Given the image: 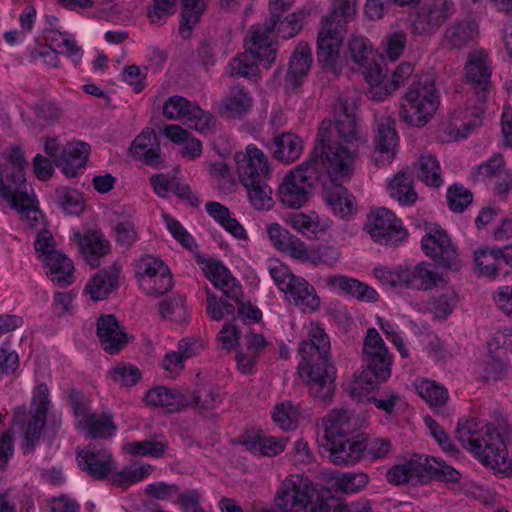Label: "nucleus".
Here are the masks:
<instances>
[{"label":"nucleus","mask_w":512,"mask_h":512,"mask_svg":"<svg viewBox=\"0 0 512 512\" xmlns=\"http://www.w3.org/2000/svg\"><path fill=\"white\" fill-rule=\"evenodd\" d=\"M473 195L470 190L459 184H453L448 188L447 201L453 212H463L472 202Z\"/></svg>","instance_id":"nucleus-64"},{"label":"nucleus","mask_w":512,"mask_h":512,"mask_svg":"<svg viewBox=\"0 0 512 512\" xmlns=\"http://www.w3.org/2000/svg\"><path fill=\"white\" fill-rule=\"evenodd\" d=\"M369 483V476L366 473H342L335 478V486L346 494H353L362 491Z\"/></svg>","instance_id":"nucleus-60"},{"label":"nucleus","mask_w":512,"mask_h":512,"mask_svg":"<svg viewBox=\"0 0 512 512\" xmlns=\"http://www.w3.org/2000/svg\"><path fill=\"white\" fill-rule=\"evenodd\" d=\"M120 268L114 264L92 277L85 287V292L93 301L104 299L116 286Z\"/></svg>","instance_id":"nucleus-40"},{"label":"nucleus","mask_w":512,"mask_h":512,"mask_svg":"<svg viewBox=\"0 0 512 512\" xmlns=\"http://www.w3.org/2000/svg\"><path fill=\"white\" fill-rule=\"evenodd\" d=\"M311 9L303 7L300 10L291 13L283 21H278L277 33L283 39H290L298 34L302 29L303 20L310 15Z\"/></svg>","instance_id":"nucleus-57"},{"label":"nucleus","mask_w":512,"mask_h":512,"mask_svg":"<svg viewBox=\"0 0 512 512\" xmlns=\"http://www.w3.org/2000/svg\"><path fill=\"white\" fill-rule=\"evenodd\" d=\"M283 292L303 312H313L320 305L315 289L303 277L292 278L288 289H284Z\"/></svg>","instance_id":"nucleus-33"},{"label":"nucleus","mask_w":512,"mask_h":512,"mask_svg":"<svg viewBox=\"0 0 512 512\" xmlns=\"http://www.w3.org/2000/svg\"><path fill=\"white\" fill-rule=\"evenodd\" d=\"M243 186L247 190L249 201L254 209L270 210L273 207L272 188L266 184L265 180Z\"/></svg>","instance_id":"nucleus-53"},{"label":"nucleus","mask_w":512,"mask_h":512,"mask_svg":"<svg viewBox=\"0 0 512 512\" xmlns=\"http://www.w3.org/2000/svg\"><path fill=\"white\" fill-rule=\"evenodd\" d=\"M364 79L370 85L368 95L375 101H383L395 90L391 89L390 82L382 84L384 73L380 66H373L365 72Z\"/></svg>","instance_id":"nucleus-52"},{"label":"nucleus","mask_w":512,"mask_h":512,"mask_svg":"<svg viewBox=\"0 0 512 512\" xmlns=\"http://www.w3.org/2000/svg\"><path fill=\"white\" fill-rule=\"evenodd\" d=\"M101 347L110 354L118 353L127 344V335L114 315H103L97 321Z\"/></svg>","instance_id":"nucleus-26"},{"label":"nucleus","mask_w":512,"mask_h":512,"mask_svg":"<svg viewBox=\"0 0 512 512\" xmlns=\"http://www.w3.org/2000/svg\"><path fill=\"white\" fill-rule=\"evenodd\" d=\"M163 134L173 143L182 144L181 156L189 161L202 155V143L193 137L189 131L177 124L164 126Z\"/></svg>","instance_id":"nucleus-37"},{"label":"nucleus","mask_w":512,"mask_h":512,"mask_svg":"<svg viewBox=\"0 0 512 512\" xmlns=\"http://www.w3.org/2000/svg\"><path fill=\"white\" fill-rule=\"evenodd\" d=\"M413 183V178L409 172H398L389 183L390 196L401 205H413L417 200Z\"/></svg>","instance_id":"nucleus-46"},{"label":"nucleus","mask_w":512,"mask_h":512,"mask_svg":"<svg viewBox=\"0 0 512 512\" xmlns=\"http://www.w3.org/2000/svg\"><path fill=\"white\" fill-rule=\"evenodd\" d=\"M398 142L395 121L390 117L377 119L373 153V161L377 166H386L392 162L396 155Z\"/></svg>","instance_id":"nucleus-19"},{"label":"nucleus","mask_w":512,"mask_h":512,"mask_svg":"<svg viewBox=\"0 0 512 512\" xmlns=\"http://www.w3.org/2000/svg\"><path fill=\"white\" fill-rule=\"evenodd\" d=\"M398 280L408 289L429 291L438 286L442 277L432 264L421 262L411 268L399 269Z\"/></svg>","instance_id":"nucleus-23"},{"label":"nucleus","mask_w":512,"mask_h":512,"mask_svg":"<svg viewBox=\"0 0 512 512\" xmlns=\"http://www.w3.org/2000/svg\"><path fill=\"white\" fill-rule=\"evenodd\" d=\"M68 401L78 430L85 432L91 439H109L114 436L117 426L111 414L91 412L87 399L77 390L69 393Z\"/></svg>","instance_id":"nucleus-9"},{"label":"nucleus","mask_w":512,"mask_h":512,"mask_svg":"<svg viewBox=\"0 0 512 512\" xmlns=\"http://www.w3.org/2000/svg\"><path fill=\"white\" fill-rule=\"evenodd\" d=\"M482 116L481 107L457 109L445 131L454 140L464 139L482 124Z\"/></svg>","instance_id":"nucleus-27"},{"label":"nucleus","mask_w":512,"mask_h":512,"mask_svg":"<svg viewBox=\"0 0 512 512\" xmlns=\"http://www.w3.org/2000/svg\"><path fill=\"white\" fill-rule=\"evenodd\" d=\"M358 155L359 149H355L352 143L349 147L331 143V131L325 125L319 127L308 160L322 172V179L327 175L332 181H344L351 178Z\"/></svg>","instance_id":"nucleus-3"},{"label":"nucleus","mask_w":512,"mask_h":512,"mask_svg":"<svg viewBox=\"0 0 512 512\" xmlns=\"http://www.w3.org/2000/svg\"><path fill=\"white\" fill-rule=\"evenodd\" d=\"M314 495V488L308 477L300 474L286 478L275 496V504L281 512L304 509Z\"/></svg>","instance_id":"nucleus-15"},{"label":"nucleus","mask_w":512,"mask_h":512,"mask_svg":"<svg viewBox=\"0 0 512 512\" xmlns=\"http://www.w3.org/2000/svg\"><path fill=\"white\" fill-rule=\"evenodd\" d=\"M336 120L323 121L320 127L327 125L331 131V143L349 147L351 143L355 149H359L366 143V136L357 124L352 103L347 99L339 98L334 105Z\"/></svg>","instance_id":"nucleus-11"},{"label":"nucleus","mask_w":512,"mask_h":512,"mask_svg":"<svg viewBox=\"0 0 512 512\" xmlns=\"http://www.w3.org/2000/svg\"><path fill=\"white\" fill-rule=\"evenodd\" d=\"M407 43V34L403 31H390L382 41L384 54L391 60H397L404 52Z\"/></svg>","instance_id":"nucleus-62"},{"label":"nucleus","mask_w":512,"mask_h":512,"mask_svg":"<svg viewBox=\"0 0 512 512\" xmlns=\"http://www.w3.org/2000/svg\"><path fill=\"white\" fill-rule=\"evenodd\" d=\"M343 34L328 18L321 21L317 37V59L322 68L337 75L341 70L340 47Z\"/></svg>","instance_id":"nucleus-14"},{"label":"nucleus","mask_w":512,"mask_h":512,"mask_svg":"<svg viewBox=\"0 0 512 512\" xmlns=\"http://www.w3.org/2000/svg\"><path fill=\"white\" fill-rule=\"evenodd\" d=\"M209 0H182L180 34L188 38L192 28L200 21Z\"/></svg>","instance_id":"nucleus-49"},{"label":"nucleus","mask_w":512,"mask_h":512,"mask_svg":"<svg viewBox=\"0 0 512 512\" xmlns=\"http://www.w3.org/2000/svg\"><path fill=\"white\" fill-rule=\"evenodd\" d=\"M348 60L352 69L365 75L373 66H379L373 57V48L369 39L364 36H353L348 42Z\"/></svg>","instance_id":"nucleus-34"},{"label":"nucleus","mask_w":512,"mask_h":512,"mask_svg":"<svg viewBox=\"0 0 512 512\" xmlns=\"http://www.w3.org/2000/svg\"><path fill=\"white\" fill-rule=\"evenodd\" d=\"M73 238L76 240L84 260L92 268L98 267L99 259L109 252V243L104 240L101 232L89 231L84 235L75 233Z\"/></svg>","instance_id":"nucleus-31"},{"label":"nucleus","mask_w":512,"mask_h":512,"mask_svg":"<svg viewBox=\"0 0 512 512\" xmlns=\"http://www.w3.org/2000/svg\"><path fill=\"white\" fill-rule=\"evenodd\" d=\"M77 461L83 471L97 480L105 479L115 469L111 452L97 445L78 447Z\"/></svg>","instance_id":"nucleus-20"},{"label":"nucleus","mask_w":512,"mask_h":512,"mask_svg":"<svg viewBox=\"0 0 512 512\" xmlns=\"http://www.w3.org/2000/svg\"><path fill=\"white\" fill-rule=\"evenodd\" d=\"M312 64V54L309 45L300 42L292 53L288 70L284 78L286 92H294L306 79Z\"/></svg>","instance_id":"nucleus-22"},{"label":"nucleus","mask_w":512,"mask_h":512,"mask_svg":"<svg viewBox=\"0 0 512 512\" xmlns=\"http://www.w3.org/2000/svg\"><path fill=\"white\" fill-rule=\"evenodd\" d=\"M365 230L374 242L388 246H398L408 235L401 219L384 207L370 212Z\"/></svg>","instance_id":"nucleus-12"},{"label":"nucleus","mask_w":512,"mask_h":512,"mask_svg":"<svg viewBox=\"0 0 512 512\" xmlns=\"http://www.w3.org/2000/svg\"><path fill=\"white\" fill-rule=\"evenodd\" d=\"M88 155V144L84 142H70L61 149V156L57 157L56 166L67 177H73L79 169L85 166Z\"/></svg>","instance_id":"nucleus-32"},{"label":"nucleus","mask_w":512,"mask_h":512,"mask_svg":"<svg viewBox=\"0 0 512 512\" xmlns=\"http://www.w3.org/2000/svg\"><path fill=\"white\" fill-rule=\"evenodd\" d=\"M413 386L417 394L433 409L442 408L449 399L448 390L436 381L417 378Z\"/></svg>","instance_id":"nucleus-44"},{"label":"nucleus","mask_w":512,"mask_h":512,"mask_svg":"<svg viewBox=\"0 0 512 512\" xmlns=\"http://www.w3.org/2000/svg\"><path fill=\"white\" fill-rule=\"evenodd\" d=\"M260 28H250V45L246 51L232 58L226 67V74L230 77H244L255 79L259 76L260 70L258 61L272 63L276 57V48L273 40L267 34L261 35Z\"/></svg>","instance_id":"nucleus-7"},{"label":"nucleus","mask_w":512,"mask_h":512,"mask_svg":"<svg viewBox=\"0 0 512 512\" xmlns=\"http://www.w3.org/2000/svg\"><path fill=\"white\" fill-rule=\"evenodd\" d=\"M1 156L7 162V165L3 166L6 186L12 191L26 188L24 169L27 166V161L22 148L13 145L5 149Z\"/></svg>","instance_id":"nucleus-25"},{"label":"nucleus","mask_w":512,"mask_h":512,"mask_svg":"<svg viewBox=\"0 0 512 512\" xmlns=\"http://www.w3.org/2000/svg\"><path fill=\"white\" fill-rule=\"evenodd\" d=\"M455 436L461 446L473 453L483 464H504V441L494 425L477 418L460 419Z\"/></svg>","instance_id":"nucleus-2"},{"label":"nucleus","mask_w":512,"mask_h":512,"mask_svg":"<svg viewBox=\"0 0 512 512\" xmlns=\"http://www.w3.org/2000/svg\"><path fill=\"white\" fill-rule=\"evenodd\" d=\"M359 426V420L346 409H333L323 419L320 429L323 442L352 436Z\"/></svg>","instance_id":"nucleus-21"},{"label":"nucleus","mask_w":512,"mask_h":512,"mask_svg":"<svg viewBox=\"0 0 512 512\" xmlns=\"http://www.w3.org/2000/svg\"><path fill=\"white\" fill-rule=\"evenodd\" d=\"M173 285L172 275L170 269L167 267H161L155 276L147 278L142 281L140 288L148 295L161 296L167 293Z\"/></svg>","instance_id":"nucleus-55"},{"label":"nucleus","mask_w":512,"mask_h":512,"mask_svg":"<svg viewBox=\"0 0 512 512\" xmlns=\"http://www.w3.org/2000/svg\"><path fill=\"white\" fill-rule=\"evenodd\" d=\"M480 367L483 373L482 376L487 381H498L506 376L508 372V362L492 352L487 354Z\"/></svg>","instance_id":"nucleus-58"},{"label":"nucleus","mask_w":512,"mask_h":512,"mask_svg":"<svg viewBox=\"0 0 512 512\" xmlns=\"http://www.w3.org/2000/svg\"><path fill=\"white\" fill-rule=\"evenodd\" d=\"M299 416V407L294 405L291 401L277 404L272 413L273 421L282 430H292L296 428Z\"/></svg>","instance_id":"nucleus-54"},{"label":"nucleus","mask_w":512,"mask_h":512,"mask_svg":"<svg viewBox=\"0 0 512 512\" xmlns=\"http://www.w3.org/2000/svg\"><path fill=\"white\" fill-rule=\"evenodd\" d=\"M361 359L370 376L369 382L382 383L391 377L393 356L375 328L366 331Z\"/></svg>","instance_id":"nucleus-10"},{"label":"nucleus","mask_w":512,"mask_h":512,"mask_svg":"<svg viewBox=\"0 0 512 512\" xmlns=\"http://www.w3.org/2000/svg\"><path fill=\"white\" fill-rule=\"evenodd\" d=\"M490 77L491 67L487 54L483 51L470 53L465 65L466 82L485 93L490 85ZM480 97H484V94Z\"/></svg>","instance_id":"nucleus-29"},{"label":"nucleus","mask_w":512,"mask_h":512,"mask_svg":"<svg viewBox=\"0 0 512 512\" xmlns=\"http://www.w3.org/2000/svg\"><path fill=\"white\" fill-rule=\"evenodd\" d=\"M168 448V441L163 437H153L144 441H135L123 446V450L134 456H151L161 458Z\"/></svg>","instance_id":"nucleus-50"},{"label":"nucleus","mask_w":512,"mask_h":512,"mask_svg":"<svg viewBox=\"0 0 512 512\" xmlns=\"http://www.w3.org/2000/svg\"><path fill=\"white\" fill-rule=\"evenodd\" d=\"M47 275L61 287H67L74 281L72 260L61 251L54 252L42 261Z\"/></svg>","instance_id":"nucleus-35"},{"label":"nucleus","mask_w":512,"mask_h":512,"mask_svg":"<svg viewBox=\"0 0 512 512\" xmlns=\"http://www.w3.org/2000/svg\"><path fill=\"white\" fill-rule=\"evenodd\" d=\"M287 223L303 235H316L324 231L328 225L320 220L316 214L307 215L301 212L292 213L287 218Z\"/></svg>","instance_id":"nucleus-51"},{"label":"nucleus","mask_w":512,"mask_h":512,"mask_svg":"<svg viewBox=\"0 0 512 512\" xmlns=\"http://www.w3.org/2000/svg\"><path fill=\"white\" fill-rule=\"evenodd\" d=\"M416 177L427 186L439 188L444 183L442 170L437 158L430 153L421 154L414 164Z\"/></svg>","instance_id":"nucleus-42"},{"label":"nucleus","mask_w":512,"mask_h":512,"mask_svg":"<svg viewBox=\"0 0 512 512\" xmlns=\"http://www.w3.org/2000/svg\"><path fill=\"white\" fill-rule=\"evenodd\" d=\"M162 112L166 119L183 121L190 129L200 133L210 130L215 122L210 112L178 95L171 96L164 102Z\"/></svg>","instance_id":"nucleus-13"},{"label":"nucleus","mask_w":512,"mask_h":512,"mask_svg":"<svg viewBox=\"0 0 512 512\" xmlns=\"http://www.w3.org/2000/svg\"><path fill=\"white\" fill-rule=\"evenodd\" d=\"M57 202L68 214L78 215L84 209V201L81 193L76 189L60 188L56 191Z\"/></svg>","instance_id":"nucleus-61"},{"label":"nucleus","mask_w":512,"mask_h":512,"mask_svg":"<svg viewBox=\"0 0 512 512\" xmlns=\"http://www.w3.org/2000/svg\"><path fill=\"white\" fill-rule=\"evenodd\" d=\"M438 31V27L425 4L418 7L412 19V32L415 35L427 36Z\"/></svg>","instance_id":"nucleus-63"},{"label":"nucleus","mask_w":512,"mask_h":512,"mask_svg":"<svg viewBox=\"0 0 512 512\" xmlns=\"http://www.w3.org/2000/svg\"><path fill=\"white\" fill-rule=\"evenodd\" d=\"M321 445L329 451V458L335 465H352L361 460V443L359 436L339 438L338 440L322 442Z\"/></svg>","instance_id":"nucleus-28"},{"label":"nucleus","mask_w":512,"mask_h":512,"mask_svg":"<svg viewBox=\"0 0 512 512\" xmlns=\"http://www.w3.org/2000/svg\"><path fill=\"white\" fill-rule=\"evenodd\" d=\"M222 396L219 388L210 383L197 385L191 399H186V405H194L198 410H212L220 405Z\"/></svg>","instance_id":"nucleus-48"},{"label":"nucleus","mask_w":512,"mask_h":512,"mask_svg":"<svg viewBox=\"0 0 512 512\" xmlns=\"http://www.w3.org/2000/svg\"><path fill=\"white\" fill-rule=\"evenodd\" d=\"M253 99L242 86H233L228 96L222 100L220 112L226 118L241 117L250 111Z\"/></svg>","instance_id":"nucleus-41"},{"label":"nucleus","mask_w":512,"mask_h":512,"mask_svg":"<svg viewBox=\"0 0 512 512\" xmlns=\"http://www.w3.org/2000/svg\"><path fill=\"white\" fill-rule=\"evenodd\" d=\"M318 182H322V172L307 159L283 178L278 190L280 201L289 208H300L308 201Z\"/></svg>","instance_id":"nucleus-8"},{"label":"nucleus","mask_w":512,"mask_h":512,"mask_svg":"<svg viewBox=\"0 0 512 512\" xmlns=\"http://www.w3.org/2000/svg\"><path fill=\"white\" fill-rule=\"evenodd\" d=\"M43 38L46 45L55 53L64 54L78 64L82 57L81 48L70 35L60 32L54 28H46L43 31Z\"/></svg>","instance_id":"nucleus-39"},{"label":"nucleus","mask_w":512,"mask_h":512,"mask_svg":"<svg viewBox=\"0 0 512 512\" xmlns=\"http://www.w3.org/2000/svg\"><path fill=\"white\" fill-rule=\"evenodd\" d=\"M243 444L248 451L255 455L273 457L284 451L287 439L284 437L257 434L246 438Z\"/></svg>","instance_id":"nucleus-43"},{"label":"nucleus","mask_w":512,"mask_h":512,"mask_svg":"<svg viewBox=\"0 0 512 512\" xmlns=\"http://www.w3.org/2000/svg\"><path fill=\"white\" fill-rule=\"evenodd\" d=\"M50 405L49 389L46 384L37 385L32 392L31 411L17 406L13 412V423L21 430L24 454L32 453L40 443Z\"/></svg>","instance_id":"nucleus-6"},{"label":"nucleus","mask_w":512,"mask_h":512,"mask_svg":"<svg viewBox=\"0 0 512 512\" xmlns=\"http://www.w3.org/2000/svg\"><path fill=\"white\" fill-rule=\"evenodd\" d=\"M439 104L433 78L429 75L421 76L405 92L400 105V117L411 126L423 127L434 117Z\"/></svg>","instance_id":"nucleus-4"},{"label":"nucleus","mask_w":512,"mask_h":512,"mask_svg":"<svg viewBox=\"0 0 512 512\" xmlns=\"http://www.w3.org/2000/svg\"><path fill=\"white\" fill-rule=\"evenodd\" d=\"M426 234L421 240V247L426 256L441 261L447 268H456L459 263L456 247L440 226L429 224L426 226Z\"/></svg>","instance_id":"nucleus-16"},{"label":"nucleus","mask_w":512,"mask_h":512,"mask_svg":"<svg viewBox=\"0 0 512 512\" xmlns=\"http://www.w3.org/2000/svg\"><path fill=\"white\" fill-rule=\"evenodd\" d=\"M459 477V472L442 459L425 455H413L409 460L392 466L386 473L387 481L396 486L406 484L413 479L425 482L436 478L456 482Z\"/></svg>","instance_id":"nucleus-5"},{"label":"nucleus","mask_w":512,"mask_h":512,"mask_svg":"<svg viewBox=\"0 0 512 512\" xmlns=\"http://www.w3.org/2000/svg\"><path fill=\"white\" fill-rule=\"evenodd\" d=\"M323 197L333 214L341 219H349L357 211L356 199L342 185H325Z\"/></svg>","instance_id":"nucleus-30"},{"label":"nucleus","mask_w":512,"mask_h":512,"mask_svg":"<svg viewBox=\"0 0 512 512\" xmlns=\"http://www.w3.org/2000/svg\"><path fill=\"white\" fill-rule=\"evenodd\" d=\"M162 317L175 322L185 321L188 317V309L185 298L182 296L165 299L159 304Z\"/></svg>","instance_id":"nucleus-59"},{"label":"nucleus","mask_w":512,"mask_h":512,"mask_svg":"<svg viewBox=\"0 0 512 512\" xmlns=\"http://www.w3.org/2000/svg\"><path fill=\"white\" fill-rule=\"evenodd\" d=\"M497 247L482 246L474 251V263L481 276L494 279L501 271Z\"/></svg>","instance_id":"nucleus-47"},{"label":"nucleus","mask_w":512,"mask_h":512,"mask_svg":"<svg viewBox=\"0 0 512 512\" xmlns=\"http://www.w3.org/2000/svg\"><path fill=\"white\" fill-rule=\"evenodd\" d=\"M330 339L324 328L318 323H310L307 338L303 339L298 348L301 361L298 373L306 377L309 391L315 398L330 399L334 392L335 370L329 363Z\"/></svg>","instance_id":"nucleus-1"},{"label":"nucleus","mask_w":512,"mask_h":512,"mask_svg":"<svg viewBox=\"0 0 512 512\" xmlns=\"http://www.w3.org/2000/svg\"><path fill=\"white\" fill-rule=\"evenodd\" d=\"M144 400L147 405L161 407L168 412L180 410L186 406V398L175 388L157 386L146 393Z\"/></svg>","instance_id":"nucleus-38"},{"label":"nucleus","mask_w":512,"mask_h":512,"mask_svg":"<svg viewBox=\"0 0 512 512\" xmlns=\"http://www.w3.org/2000/svg\"><path fill=\"white\" fill-rule=\"evenodd\" d=\"M471 175L476 182L492 184L498 195H506L512 188V174L505 168L499 153L474 168Z\"/></svg>","instance_id":"nucleus-18"},{"label":"nucleus","mask_w":512,"mask_h":512,"mask_svg":"<svg viewBox=\"0 0 512 512\" xmlns=\"http://www.w3.org/2000/svg\"><path fill=\"white\" fill-rule=\"evenodd\" d=\"M234 159L242 185H252L265 180L270 172L267 156L254 144H249L245 151L237 152Z\"/></svg>","instance_id":"nucleus-17"},{"label":"nucleus","mask_w":512,"mask_h":512,"mask_svg":"<svg viewBox=\"0 0 512 512\" xmlns=\"http://www.w3.org/2000/svg\"><path fill=\"white\" fill-rule=\"evenodd\" d=\"M361 443L360 448L361 460H377L382 459L388 455L391 450V444L388 440L383 438H370L359 436Z\"/></svg>","instance_id":"nucleus-56"},{"label":"nucleus","mask_w":512,"mask_h":512,"mask_svg":"<svg viewBox=\"0 0 512 512\" xmlns=\"http://www.w3.org/2000/svg\"><path fill=\"white\" fill-rule=\"evenodd\" d=\"M9 193V197L2 198L19 213L23 225L29 229L38 227L43 221V214L35 205L34 195L28 192L27 187L19 191L10 190Z\"/></svg>","instance_id":"nucleus-24"},{"label":"nucleus","mask_w":512,"mask_h":512,"mask_svg":"<svg viewBox=\"0 0 512 512\" xmlns=\"http://www.w3.org/2000/svg\"><path fill=\"white\" fill-rule=\"evenodd\" d=\"M476 33L477 28L474 23L469 21L455 22L446 28L443 45L450 49H460L472 41Z\"/></svg>","instance_id":"nucleus-45"},{"label":"nucleus","mask_w":512,"mask_h":512,"mask_svg":"<svg viewBox=\"0 0 512 512\" xmlns=\"http://www.w3.org/2000/svg\"><path fill=\"white\" fill-rule=\"evenodd\" d=\"M270 149L275 159L290 164L301 156L303 141L294 133L284 132L273 137Z\"/></svg>","instance_id":"nucleus-36"}]
</instances>
